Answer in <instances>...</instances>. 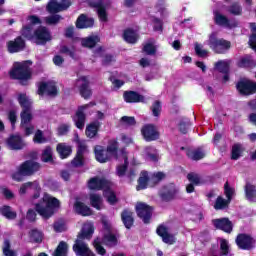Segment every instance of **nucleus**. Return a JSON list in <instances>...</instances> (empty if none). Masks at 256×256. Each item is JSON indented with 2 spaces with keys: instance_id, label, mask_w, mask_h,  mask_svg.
I'll return each instance as SVG.
<instances>
[{
  "instance_id": "obj_1",
  "label": "nucleus",
  "mask_w": 256,
  "mask_h": 256,
  "mask_svg": "<svg viewBox=\"0 0 256 256\" xmlns=\"http://www.w3.org/2000/svg\"><path fill=\"white\" fill-rule=\"evenodd\" d=\"M93 233H95L93 225H86L81 228L72 246L76 256H95V253L89 248V244L84 242L85 240L91 241Z\"/></svg>"
},
{
  "instance_id": "obj_2",
  "label": "nucleus",
  "mask_w": 256,
  "mask_h": 256,
  "mask_svg": "<svg viewBox=\"0 0 256 256\" xmlns=\"http://www.w3.org/2000/svg\"><path fill=\"white\" fill-rule=\"evenodd\" d=\"M18 103L22 107V111L20 113L22 130L24 131L25 137H31V135L35 133V125L31 124V121H33L31 100H29L26 93H22L18 96Z\"/></svg>"
},
{
  "instance_id": "obj_3",
  "label": "nucleus",
  "mask_w": 256,
  "mask_h": 256,
  "mask_svg": "<svg viewBox=\"0 0 256 256\" xmlns=\"http://www.w3.org/2000/svg\"><path fill=\"white\" fill-rule=\"evenodd\" d=\"M29 65H33L31 60L15 62L8 73L10 79H12V81H19V85L22 87H27L33 77V72Z\"/></svg>"
},
{
  "instance_id": "obj_4",
  "label": "nucleus",
  "mask_w": 256,
  "mask_h": 256,
  "mask_svg": "<svg viewBox=\"0 0 256 256\" xmlns=\"http://www.w3.org/2000/svg\"><path fill=\"white\" fill-rule=\"evenodd\" d=\"M61 207V202L59 199L51 196H44L40 202L35 205V210L38 212V215L43 217V219H49L53 217L55 209Z\"/></svg>"
},
{
  "instance_id": "obj_5",
  "label": "nucleus",
  "mask_w": 256,
  "mask_h": 256,
  "mask_svg": "<svg viewBox=\"0 0 256 256\" xmlns=\"http://www.w3.org/2000/svg\"><path fill=\"white\" fill-rule=\"evenodd\" d=\"M208 47L216 55H225L231 49V41L225 40V38L217 37V33L210 34L208 39Z\"/></svg>"
},
{
  "instance_id": "obj_6",
  "label": "nucleus",
  "mask_w": 256,
  "mask_h": 256,
  "mask_svg": "<svg viewBox=\"0 0 256 256\" xmlns=\"http://www.w3.org/2000/svg\"><path fill=\"white\" fill-rule=\"evenodd\" d=\"M27 24L20 30V37L25 41H35V25H41L43 21L37 15H29L26 18Z\"/></svg>"
},
{
  "instance_id": "obj_7",
  "label": "nucleus",
  "mask_w": 256,
  "mask_h": 256,
  "mask_svg": "<svg viewBox=\"0 0 256 256\" xmlns=\"http://www.w3.org/2000/svg\"><path fill=\"white\" fill-rule=\"evenodd\" d=\"M178 194L179 188H177V185H175V183L165 184L158 191V196L161 201H163V203H171V201H175Z\"/></svg>"
},
{
  "instance_id": "obj_8",
  "label": "nucleus",
  "mask_w": 256,
  "mask_h": 256,
  "mask_svg": "<svg viewBox=\"0 0 256 256\" xmlns=\"http://www.w3.org/2000/svg\"><path fill=\"white\" fill-rule=\"evenodd\" d=\"M37 95L43 97L47 95V97H57L59 95V90L57 89V84L53 81H41L37 83Z\"/></svg>"
},
{
  "instance_id": "obj_9",
  "label": "nucleus",
  "mask_w": 256,
  "mask_h": 256,
  "mask_svg": "<svg viewBox=\"0 0 256 256\" xmlns=\"http://www.w3.org/2000/svg\"><path fill=\"white\" fill-rule=\"evenodd\" d=\"M87 187L90 191H110L111 181L107 178H101L99 176L92 177L87 182Z\"/></svg>"
},
{
  "instance_id": "obj_10",
  "label": "nucleus",
  "mask_w": 256,
  "mask_h": 256,
  "mask_svg": "<svg viewBox=\"0 0 256 256\" xmlns=\"http://www.w3.org/2000/svg\"><path fill=\"white\" fill-rule=\"evenodd\" d=\"M39 169H41V164L39 162L26 160L19 166L18 175H21L23 181V177H31V175H35Z\"/></svg>"
},
{
  "instance_id": "obj_11",
  "label": "nucleus",
  "mask_w": 256,
  "mask_h": 256,
  "mask_svg": "<svg viewBox=\"0 0 256 256\" xmlns=\"http://www.w3.org/2000/svg\"><path fill=\"white\" fill-rule=\"evenodd\" d=\"M136 213L139 219H142L145 225L151 223V218L153 217V207L149 206L147 203L138 202L136 204Z\"/></svg>"
},
{
  "instance_id": "obj_12",
  "label": "nucleus",
  "mask_w": 256,
  "mask_h": 256,
  "mask_svg": "<svg viewBox=\"0 0 256 256\" xmlns=\"http://www.w3.org/2000/svg\"><path fill=\"white\" fill-rule=\"evenodd\" d=\"M53 37L51 36V31L45 26H39L34 30V43L37 45H47Z\"/></svg>"
},
{
  "instance_id": "obj_13",
  "label": "nucleus",
  "mask_w": 256,
  "mask_h": 256,
  "mask_svg": "<svg viewBox=\"0 0 256 256\" xmlns=\"http://www.w3.org/2000/svg\"><path fill=\"white\" fill-rule=\"evenodd\" d=\"M141 135L147 143H151L152 141H157L161 134L159 130H157V126L155 124H145L141 128Z\"/></svg>"
},
{
  "instance_id": "obj_14",
  "label": "nucleus",
  "mask_w": 256,
  "mask_h": 256,
  "mask_svg": "<svg viewBox=\"0 0 256 256\" xmlns=\"http://www.w3.org/2000/svg\"><path fill=\"white\" fill-rule=\"evenodd\" d=\"M236 89L240 95L249 96L256 93V82L250 79H243L237 82Z\"/></svg>"
},
{
  "instance_id": "obj_15",
  "label": "nucleus",
  "mask_w": 256,
  "mask_h": 256,
  "mask_svg": "<svg viewBox=\"0 0 256 256\" xmlns=\"http://www.w3.org/2000/svg\"><path fill=\"white\" fill-rule=\"evenodd\" d=\"M91 82L87 79V76H81L76 80V87L80 93V96L83 99H91V95H93V90H91Z\"/></svg>"
},
{
  "instance_id": "obj_16",
  "label": "nucleus",
  "mask_w": 256,
  "mask_h": 256,
  "mask_svg": "<svg viewBox=\"0 0 256 256\" xmlns=\"http://www.w3.org/2000/svg\"><path fill=\"white\" fill-rule=\"evenodd\" d=\"M26 47L27 43L23 39V36H17L15 39L6 42L7 51L12 55L22 53V51H25Z\"/></svg>"
},
{
  "instance_id": "obj_17",
  "label": "nucleus",
  "mask_w": 256,
  "mask_h": 256,
  "mask_svg": "<svg viewBox=\"0 0 256 256\" xmlns=\"http://www.w3.org/2000/svg\"><path fill=\"white\" fill-rule=\"evenodd\" d=\"M236 245L242 251H251L255 247V239L249 234L240 233L236 237Z\"/></svg>"
},
{
  "instance_id": "obj_18",
  "label": "nucleus",
  "mask_w": 256,
  "mask_h": 256,
  "mask_svg": "<svg viewBox=\"0 0 256 256\" xmlns=\"http://www.w3.org/2000/svg\"><path fill=\"white\" fill-rule=\"evenodd\" d=\"M6 145L10 151H21L25 149V141H23V137L19 134H11L6 139Z\"/></svg>"
},
{
  "instance_id": "obj_19",
  "label": "nucleus",
  "mask_w": 256,
  "mask_h": 256,
  "mask_svg": "<svg viewBox=\"0 0 256 256\" xmlns=\"http://www.w3.org/2000/svg\"><path fill=\"white\" fill-rule=\"evenodd\" d=\"M87 4L92 9H97V14L100 21H102L103 23H107V21H109V18L107 16V8H105L103 0H88Z\"/></svg>"
},
{
  "instance_id": "obj_20",
  "label": "nucleus",
  "mask_w": 256,
  "mask_h": 256,
  "mask_svg": "<svg viewBox=\"0 0 256 256\" xmlns=\"http://www.w3.org/2000/svg\"><path fill=\"white\" fill-rule=\"evenodd\" d=\"M214 23L215 25H218V27H227V29H235V27H239V22H231L227 16L221 14L219 11H214Z\"/></svg>"
},
{
  "instance_id": "obj_21",
  "label": "nucleus",
  "mask_w": 256,
  "mask_h": 256,
  "mask_svg": "<svg viewBox=\"0 0 256 256\" xmlns=\"http://www.w3.org/2000/svg\"><path fill=\"white\" fill-rule=\"evenodd\" d=\"M212 225H214L215 229L223 231L224 233H233V222L227 217L213 219Z\"/></svg>"
},
{
  "instance_id": "obj_22",
  "label": "nucleus",
  "mask_w": 256,
  "mask_h": 256,
  "mask_svg": "<svg viewBox=\"0 0 256 256\" xmlns=\"http://www.w3.org/2000/svg\"><path fill=\"white\" fill-rule=\"evenodd\" d=\"M85 109H89V104L79 106L75 113V116L73 117V121L77 129L85 128V121L87 120V115H85Z\"/></svg>"
},
{
  "instance_id": "obj_23",
  "label": "nucleus",
  "mask_w": 256,
  "mask_h": 256,
  "mask_svg": "<svg viewBox=\"0 0 256 256\" xmlns=\"http://www.w3.org/2000/svg\"><path fill=\"white\" fill-rule=\"evenodd\" d=\"M156 233L166 245H175V235L169 233V228H167V226L163 224L159 225L156 229Z\"/></svg>"
},
{
  "instance_id": "obj_24",
  "label": "nucleus",
  "mask_w": 256,
  "mask_h": 256,
  "mask_svg": "<svg viewBox=\"0 0 256 256\" xmlns=\"http://www.w3.org/2000/svg\"><path fill=\"white\" fill-rule=\"evenodd\" d=\"M123 99L125 103H145V96L133 90L124 91Z\"/></svg>"
},
{
  "instance_id": "obj_25",
  "label": "nucleus",
  "mask_w": 256,
  "mask_h": 256,
  "mask_svg": "<svg viewBox=\"0 0 256 256\" xmlns=\"http://www.w3.org/2000/svg\"><path fill=\"white\" fill-rule=\"evenodd\" d=\"M95 25V19L86 14H80L76 20V29H91Z\"/></svg>"
},
{
  "instance_id": "obj_26",
  "label": "nucleus",
  "mask_w": 256,
  "mask_h": 256,
  "mask_svg": "<svg viewBox=\"0 0 256 256\" xmlns=\"http://www.w3.org/2000/svg\"><path fill=\"white\" fill-rule=\"evenodd\" d=\"M94 154H95V159L98 161V163H107L111 159V156L105 149V147L101 145H96L94 147Z\"/></svg>"
},
{
  "instance_id": "obj_27",
  "label": "nucleus",
  "mask_w": 256,
  "mask_h": 256,
  "mask_svg": "<svg viewBox=\"0 0 256 256\" xmlns=\"http://www.w3.org/2000/svg\"><path fill=\"white\" fill-rule=\"evenodd\" d=\"M121 221L126 229H131L133 225H135V217L133 216V211L127 208L124 209L121 212Z\"/></svg>"
},
{
  "instance_id": "obj_28",
  "label": "nucleus",
  "mask_w": 256,
  "mask_h": 256,
  "mask_svg": "<svg viewBox=\"0 0 256 256\" xmlns=\"http://www.w3.org/2000/svg\"><path fill=\"white\" fill-rule=\"evenodd\" d=\"M74 211L77 215H81L82 217H91V215H93V210L81 201H76L74 203Z\"/></svg>"
},
{
  "instance_id": "obj_29",
  "label": "nucleus",
  "mask_w": 256,
  "mask_h": 256,
  "mask_svg": "<svg viewBox=\"0 0 256 256\" xmlns=\"http://www.w3.org/2000/svg\"><path fill=\"white\" fill-rule=\"evenodd\" d=\"M122 38L126 43L135 45V43L139 41V34H137V31H135L133 28H126L123 31Z\"/></svg>"
},
{
  "instance_id": "obj_30",
  "label": "nucleus",
  "mask_w": 256,
  "mask_h": 256,
  "mask_svg": "<svg viewBox=\"0 0 256 256\" xmlns=\"http://www.w3.org/2000/svg\"><path fill=\"white\" fill-rule=\"evenodd\" d=\"M205 150L203 147H198L196 149H187L186 157L191 161H201V159H205Z\"/></svg>"
},
{
  "instance_id": "obj_31",
  "label": "nucleus",
  "mask_w": 256,
  "mask_h": 256,
  "mask_svg": "<svg viewBox=\"0 0 256 256\" xmlns=\"http://www.w3.org/2000/svg\"><path fill=\"white\" fill-rule=\"evenodd\" d=\"M56 151L60 159H68V157H71V153H73V148L71 145H67L66 143H58Z\"/></svg>"
},
{
  "instance_id": "obj_32",
  "label": "nucleus",
  "mask_w": 256,
  "mask_h": 256,
  "mask_svg": "<svg viewBox=\"0 0 256 256\" xmlns=\"http://www.w3.org/2000/svg\"><path fill=\"white\" fill-rule=\"evenodd\" d=\"M149 172L143 170L140 172V177L138 178V185L136 186V191H143L149 187Z\"/></svg>"
},
{
  "instance_id": "obj_33",
  "label": "nucleus",
  "mask_w": 256,
  "mask_h": 256,
  "mask_svg": "<svg viewBox=\"0 0 256 256\" xmlns=\"http://www.w3.org/2000/svg\"><path fill=\"white\" fill-rule=\"evenodd\" d=\"M99 129H101V122L94 121L87 125L86 127V137L89 139H94L99 134Z\"/></svg>"
},
{
  "instance_id": "obj_34",
  "label": "nucleus",
  "mask_w": 256,
  "mask_h": 256,
  "mask_svg": "<svg viewBox=\"0 0 256 256\" xmlns=\"http://www.w3.org/2000/svg\"><path fill=\"white\" fill-rule=\"evenodd\" d=\"M101 42V38L98 35L88 36L86 38H82L81 45L86 49H93L97 47V43Z\"/></svg>"
},
{
  "instance_id": "obj_35",
  "label": "nucleus",
  "mask_w": 256,
  "mask_h": 256,
  "mask_svg": "<svg viewBox=\"0 0 256 256\" xmlns=\"http://www.w3.org/2000/svg\"><path fill=\"white\" fill-rule=\"evenodd\" d=\"M237 67H240V69H253V67H256V61L253 60V57L251 55H246L237 62Z\"/></svg>"
},
{
  "instance_id": "obj_36",
  "label": "nucleus",
  "mask_w": 256,
  "mask_h": 256,
  "mask_svg": "<svg viewBox=\"0 0 256 256\" xmlns=\"http://www.w3.org/2000/svg\"><path fill=\"white\" fill-rule=\"evenodd\" d=\"M106 152H108L110 158L115 157L116 159H119V142L115 139L108 141Z\"/></svg>"
},
{
  "instance_id": "obj_37",
  "label": "nucleus",
  "mask_w": 256,
  "mask_h": 256,
  "mask_svg": "<svg viewBox=\"0 0 256 256\" xmlns=\"http://www.w3.org/2000/svg\"><path fill=\"white\" fill-rule=\"evenodd\" d=\"M28 237H29L30 243L41 244L43 243L44 234H43V231L37 228H34L28 232Z\"/></svg>"
},
{
  "instance_id": "obj_38",
  "label": "nucleus",
  "mask_w": 256,
  "mask_h": 256,
  "mask_svg": "<svg viewBox=\"0 0 256 256\" xmlns=\"http://www.w3.org/2000/svg\"><path fill=\"white\" fill-rule=\"evenodd\" d=\"M117 243H119L117 236L111 232L104 234L102 237V244L106 247H117Z\"/></svg>"
},
{
  "instance_id": "obj_39",
  "label": "nucleus",
  "mask_w": 256,
  "mask_h": 256,
  "mask_svg": "<svg viewBox=\"0 0 256 256\" xmlns=\"http://www.w3.org/2000/svg\"><path fill=\"white\" fill-rule=\"evenodd\" d=\"M83 154H84L83 148L82 147L78 148L75 157L71 161L73 167L79 168L85 165V158Z\"/></svg>"
},
{
  "instance_id": "obj_40",
  "label": "nucleus",
  "mask_w": 256,
  "mask_h": 256,
  "mask_svg": "<svg viewBox=\"0 0 256 256\" xmlns=\"http://www.w3.org/2000/svg\"><path fill=\"white\" fill-rule=\"evenodd\" d=\"M69 255V244L65 241H60L53 252V256H67Z\"/></svg>"
},
{
  "instance_id": "obj_41",
  "label": "nucleus",
  "mask_w": 256,
  "mask_h": 256,
  "mask_svg": "<svg viewBox=\"0 0 256 256\" xmlns=\"http://www.w3.org/2000/svg\"><path fill=\"white\" fill-rule=\"evenodd\" d=\"M0 214L5 217L6 219H9L10 221H13V219H17V212L13 211V208L9 205H4L0 208Z\"/></svg>"
},
{
  "instance_id": "obj_42",
  "label": "nucleus",
  "mask_w": 256,
  "mask_h": 256,
  "mask_svg": "<svg viewBox=\"0 0 256 256\" xmlns=\"http://www.w3.org/2000/svg\"><path fill=\"white\" fill-rule=\"evenodd\" d=\"M90 205L97 211H101V205H103V198L99 194H90Z\"/></svg>"
},
{
  "instance_id": "obj_43",
  "label": "nucleus",
  "mask_w": 256,
  "mask_h": 256,
  "mask_svg": "<svg viewBox=\"0 0 256 256\" xmlns=\"http://www.w3.org/2000/svg\"><path fill=\"white\" fill-rule=\"evenodd\" d=\"M46 11L50 13V15H57V13H61L63 10L57 0H51L46 6Z\"/></svg>"
},
{
  "instance_id": "obj_44",
  "label": "nucleus",
  "mask_w": 256,
  "mask_h": 256,
  "mask_svg": "<svg viewBox=\"0 0 256 256\" xmlns=\"http://www.w3.org/2000/svg\"><path fill=\"white\" fill-rule=\"evenodd\" d=\"M42 163H53V148L46 146L41 154Z\"/></svg>"
},
{
  "instance_id": "obj_45",
  "label": "nucleus",
  "mask_w": 256,
  "mask_h": 256,
  "mask_svg": "<svg viewBox=\"0 0 256 256\" xmlns=\"http://www.w3.org/2000/svg\"><path fill=\"white\" fill-rule=\"evenodd\" d=\"M229 203H231L229 199H224L222 196H218L214 203V209L216 211H223V209L229 207Z\"/></svg>"
},
{
  "instance_id": "obj_46",
  "label": "nucleus",
  "mask_w": 256,
  "mask_h": 256,
  "mask_svg": "<svg viewBox=\"0 0 256 256\" xmlns=\"http://www.w3.org/2000/svg\"><path fill=\"white\" fill-rule=\"evenodd\" d=\"M246 199L248 201H253V199L256 198V186L247 182L245 187H244Z\"/></svg>"
},
{
  "instance_id": "obj_47",
  "label": "nucleus",
  "mask_w": 256,
  "mask_h": 256,
  "mask_svg": "<svg viewBox=\"0 0 256 256\" xmlns=\"http://www.w3.org/2000/svg\"><path fill=\"white\" fill-rule=\"evenodd\" d=\"M2 253L4 256H17V252L11 249V241L5 239L2 245Z\"/></svg>"
},
{
  "instance_id": "obj_48",
  "label": "nucleus",
  "mask_w": 256,
  "mask_h": 256,
  "mask_svg": "<svg viewBox=\"0 0 256 256\" xmlns=\"http://www.w3.org/2000/svg\"><path fill=\"white\" fill-rule=\"evenodd\" d=\"M166 178H167V174H165L162 171L153 173L151 177L152 187H156V185H159V183H161V181H164V179Z\"/></svg>"
},
{
  "instance_id": "obj_49",
  "label": "nucleus",
  "mask_w": 256,
  "mask_h": 256,
  "mask_svg": "<svg viewBox=\"0 0 256 256\" xmlns=\"http://www.w3.org/2000/svg\"><path fill=\"white\" fill-rule=\"evenodd\" d=\"M227 11L230 13V15H242L243 7H241L239 2H233L230 6H228Z\"/></svg>"
},
{
  "instance_id": "obj_50",
  "label": "nucleus",
  "mask_w": 256,
  "mask_h": 256,
  "mask_svg": "<svg viewBox=\"0 0 256 256\" xmlns=\"http://www.w3.org/2000/svg\"><path fill=\"white\" fill-rule=\"evenodd\" d=\"M214 69H216V71H219V73H229L230 71L229 62L219 60L218 62L215 63Z\"/></svg>"
},
{
  "instance_id": "obj_51",
  "label": "nucleus",
  "mask_w": 256,
  "mask_h": 256,
  "mask_svg": "<svg viewBox=\"0 0 256 256\" xmlns=\"http://www.w3.org/2000/svg\"><path fill=\"white\" fill-rule=\"evenodd\" d=\"M101 238L97 237L94 241H93V247L96 251V253H98V255L104 256L107 254V250H105V248L103 247V245H101Z\"/></svg>"
},
{
  "instance_id": "obj_52",
  "label": "nucleus",
  "mask_w": 256,
  "mask_h": 256,
  "mask_svg": "<svg viewBox=\"0 0 256 256\" xmlns=\"http://www.w3.org/2000/svg\"><path fill=\"white\" fill-rule=\"evenodd\" d=\"M63 17L59 14H52L48 17L44 18L46 25H58L59 21H61Z\"/></svg>"
},
{
  "instance_id": "obj_53",
  "label": "nucleus",
  "mask_w": 256,
  "mask_h": 256,
  "mask_svg": "<svg viewBox=\"0 0 256 256\" xmlns=\"http://www.w3.org/2000/svg\"><path fill=\"white\" fill-rule=\"evenodd\" d=\"M142 51L146 53V55H156L157 47L154 46L153 43L148 42L143 46Z\"/></svg>"
},
{
  "instance_id": "obj_54",
  "label": "nucleus",
  "mask_w": 256,
  "mask_h": 256,
  "mask_svg": "<svg viewBox=\"0 0 256 256\" xmlns=\"http://www.w3.org/2000/svg\"><path fill=\"white\" fill-rule=\"evenodd\" d=\"M187 179L192 185H195V186L201 185V177H199V174H196L193 172L188 173Z\"/></svg>"
},
{
  "instance_id": "obj_55",
  "label": "nucleus",
  "mask_w": 256,
  "mask_h": 256,
  "mask_svg": "<svg viewBox=\"0 0 256 256\" xmlns=\"http://www.w3.org/2000/svg\"><path fill=\"white\" fill-rule=\"evenodd\" d=\"M129 167V161L127 156H125L124 164L117 167V175L118 177H124L127 173V168Z\"/></svg>"
},
{
  "instance_id": "obj_56",
  "label": "nucleus",
  "mask_w": 256,
  "mask_h": 256,
  "mask_svg": "<svg viewBox=\"0 0 256 256\" xmlns=\"http://www.w3.org/2000/svg\"><path fill=\"white\" fill-rule=\"evenodd\" d=\"M241 157V145L234 144L231 151V159L237 161Z\"/></svg>"
},
{
  "instance_id": "obj_57",
  "label": "nucleus",
  "mask_w": 256,
  "mask_h": 256,
  "mask_svg": "<svg viewBox=\"0 0 256 256\" xmlns=\"http://www.w3.org/2000/svg\"><path fill=\"white\" fill-rule=\"evenodd\" d=\"M33 141L41 145L42 143H47V138H45L43 132L38 129L34 134Z\"/></svg>"
},
{
  "instance_id": "obj_58",
  "label": "nucleus",
  "mask_w": 256,
  "mask_h": 256,
  "mask_svg": "<svg viewBox=\"0 0 256 256\" xmlns=\"http://www.w3.org/2000/svg\"><path fill=\"white\" fill-rule=\"evenodd\" d=\"M161 109H162L161 101L156 100V101L152 104V107H151L152 115H153L154 117H159V115H161Z\"/></svg>"
},
{
  "instance_id": "obj_59",
  "label": "nucleus",
  "mask_w": 256,
  "mask_h": 256,
  "mask_svg": "<svg viewBox=\"0 0 256 256\" xmlns=\"http://www.w3.org/2000/svg\"><path fill=\"white\" fill-rule=\"evenodd\" d=\"M233 193H235V189L229 186V182H226L224 184V195H226V199H228V201H231V199H233Z\"/></svg>"
},
{
  "instance_id": "obj_60",
  "label": "nucleus",
  "mask_w": 256,
  "mask_h": 256,
  "mask_svg": "<svg viewBox=\"0 0 256 256\" xmlns=\"http://www.w3.org/2000/svg\"><path fill=\"white\" fill-rule=\"evenodd\" d=\"M120 121L121 123H123L124 125H128L129 127H133V125H137V121L133 116H123L120 119Z\"/></svg>"
},
{
  "instance_id": "obj_61",
  "label": "nucleus",
  "mask_w": 256,
  "mask_h": 256,
  "mask_svg": "<svg viewBox=\"0 0 256 256\" xmlns=\"http://www.w3.org/2000/svg\"><path fill=\"white\" fill-rule=\"evenodd\" d=\"M152 23L154 24L153 29L154 31H159L160 33H163V20L154 17L152 20Z\"/></svg>"
},
{
  "instance_id": "obj_62",
  "label": "nucleus",
  "mask_w": 256,
  "mask_h": 256,
  "mask_svg": "<svg viewBox=\"0 0 256 256\" xmlns=\"http://www.w3.org/2000/svg\"><path fill=\"white\" fill-rule=\"evenodd\" d=\"M115 62V56L113 54H106L103 56L102 65L107 67L111 63Z\"/></svg>"
},
{
  "instance_id": "obj_63",
  "label": "nucleus",
  "mask_w": 256,
  "mask_h": 256,
  "mask_svg": "<svg viewBox=\"0 0 256 256\" xmlns=\"http://www.w3.org/2000/svg\"><path fill=\"white\" fill-rule=\"evenodd\" d=\"M107 191H109V194L106 196L108 203L110 205H116L119 201V199H117V194H115V192L111 190H107Z\"/></svg>"
},
{
  "instance_id": "obj_64",
  "label": "nucleus",
  "mask_w": 256,
  "mask_h": 256,
  "mask_svg": "<svg viewBox=\"0 0 256 256\" xmlns=\"http://www.w3.org/2000/svg\"><path fill=\"white\" fill-rule=\"evenodd\" d=\"M221 255H229V242L227 240H222L220 242Z\"/></svg>"
}]
</instances>
